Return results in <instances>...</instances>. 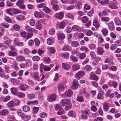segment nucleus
<instances>
[{
	"label": "nucleus",
	"mask_w": 121,
	"mask_h": 121,
	"mask_svg": "<svg viewBox=\"0 0 121 121\" xmlns=\"http://www.w3.org/2000/svg\"><path fill=\"white\" fill-rule=\"evenodd\" d=\"M61 102L62 105L65 107V108L66 110H69L71 109V105L70 104L71 101L69 99H63L61 100Z\"/></svg>",
	"instance_id": "f257e3e1"
},
{
	"label": "nucleus",
	"mask_w": 121,
	"mask_h": 121,
	"mask_svg": "<svg viewBox=\"0 0 121 121\" xmlns=\"http://www.w3.org/2000/svg\"><path fill=\"white\" fill-rule=\"evenodd\" d=\"M85 74L84 72L83 71H80L77 72L75 74L76 78L78 80L80 79L81 77L84 76Z\"/></svg>",
	"instance_id": "f03ea898"
},
{
	"label": "nucleus",
	"mask_w": 121,
	"mask_h": 121,
	"mask_svg": "<svg viewBox=\"0 0 121 121\" xmlns=\"http://www.w3.org/2000/svg\"><path fill=\"white\" fill-rule=\"evenodd\" d=\"M78 81L75 79L73 80V84L71 86V88L74 90L76 89L78 87Z\"/></svg>",
	"instance_id": "7ed1b4c3"
},
{
	"label": "nucleus",
	"mask_w": 121,
	"mask_h": 121,
	"mask_svg": "<svg viewBox=\"0 0 121 121\" xmlns=\"http://www.w3.org/2000/svg\"><path fill=\"white\" fill-rule=\"evenodd\" d=\"M72 94L73 92L72 90L71 89H69L62 95V97L65 98L67 96H70L72 95Z\"/></svg>",
	"instance_id": "20e7f679"
},
{
	"label": "nucleus",
	"mask_w": 121,
	"mask_h": 121,
	"mask_svg": "<svg viewBox=\"0 0 121 121\" xmlns=\"http://www.w3.org/2000/svg\"><path fill=\"white\" fill-rule=\"evenodd\" d=\"M56 99V95L54 94L50 95L48 98V100L50 102H52L55 101Z\"/></svg>",
	"instance_id": "39448f33"
},
{
	"label": "nucleus",
	"mask_w": 121,
	"mask_h": 121,
	"mask_svg": "<svg viewBox=\"0 0 121 121\" xmlns=\"http://www.w3.org/2000/svg\"><path fill=\"white\" fill-rule=\"evenodd\" d=\"M20 90L23 91H25L28 89V86L26 84H20Z\"/></svg>",
	"instance_id": "423d86ee"
},
{
	"label": "nucleus",
	"mask_w": 121,
	"mask_h": 121,
	"mask_svg": "<svg viewBox=\"0 0 121 121\" xmlns=\"http://www.w3.org/2000/svg\"><path fill=\"white\" fill-rule=\"evenodd\" d=\"M64 15V13L61 12L56 13L55 15V17L56 18L61 19L63 17Z\"/></svg>",
	"instance_id": "0eeeda50"
},
{
	"label": "nucleus",
	"mask_w": 121,
	"mask_h": 121,
	"mask_svg": "<svg viewBox=\"0 0 121 121\" xmlns=\"http://www.w3.org/2000/svg\"><path fill=\"white\" fill-rule=\"evenodd\" d=\"M62 67L63 69L67 70L70 69V65L66 63H63L62 64Z\"/></svg>",
	"instance_id": "6e6552de"
},
{
	"label": "nucleus",
	"mask_w": 121,
	"mask_h": 121,
	"mask_svg": "<svg viewBox=\"0 0 121 121\" xmlns=\"http://www.w3.org/2000/svg\"><path fill=\"white\" fill-rule=\"evenodd\" d=\"M103 107L104 110L106 112H107L108 111L109 108V104L106 102H104L103 104Z\"/></svg>",
	"instance_id": "1a4fd4ad"
},
{
	"label": "nucleus",
	"mask_w": 121,
	"mask_h": 121,
	"mask_svg": "<svg viewBox=\"0 0 121 121\" xmlns=\"http://www.w3.org/2000/svg\"><path fill=\"white\" fill-rule=\"evenodd\" d=\"M108 85L110 86H112L114 88H115L117 86V84L116 82L112 81H110L108 83Z\"/></svg>",
	"instance_id": "9d476101"
},
{
	"label": "nucleus",
	"mask_w": 121,
	"mask_h": 121,
	"mask_svg": "<svg viewBox=\"0 0 121 121\" xmlns=\"http://www.w3.org/2000/svg\"><path fill=\"white\" fill-rule=\"evenodd\" d=\"M108 27L110 30H113L114 28V26L113 22H109L108 25Z\"/></svg>",
	"instance_id": "9b49d317"
},
{
	"label": "nucleus",
	"mask_w": 121,
	"mask_h": 121,
	"mask_svg": "<svg viewBox=\"0 0 121 121\" xmlns=\"http://www.w3.org/2000/svg\"><path fill=\"white\" fill-rule=\"evenodd\" d=\"M35 27L36 29L41 30L42 28V25L41 22L39 21H37L35 24Z\"/></svg>",
	"instance_id": "f8f14e48"
},
{
	"label": "nucleus",
	"mask_w": 121,
	"mask_h": 121,
	"mask_svg": "<svg viewBox=\"0 0 121 121\" xmlns=\"http://www.w3.org/2000/svg\"><path fill=\"white\" fill-rule=\"evenodd\" d=\"M108 6L110 8L112 9H117L118 8V6L116 5L110 3L108 4Z\"/></svg>",
	"instance_id": "ddd939ff"
},
{
	"label": "nucleus",
	"mask_w": 121,
	"mask_h": 121,
	"mask_svg": "<svg viewBox=\"0 0 121 121\" xmlns=\"http://www.w3.org/2000/svg\"><path fill=\"white\" fill-rule=\"evenodd\" d=\"M10 91L12 94L14 95H16L18 92L17 89L15 87L11 88Z\"/></svg>",
	"instance_id": "4468645a"
},
{
	"label": "nucleus",
	"mask_w": 121,
	"mask_h": 121,
	"mask_svg": "<svg viewBox=\"0 0 121 121\" xmlns=\"http://www.w3.org/2000/svg\"><path fill=\"white\" fill-rule=\"evenodd\" d=\"M8 55L9 56H17L18 54L16 52L12 51H9L8 53Z\"/></svg>",
	"instance_id": "2eb2a0df"
},
{
	"label": "nucleus",
	"mask_w": 121,
	"mask_h": 121,
	"mask_svg": "<svg viewBox=\"0 0 121 121\" xmlns=\"http://www.w3.org/2000/svg\"><path fill=\"white\" fill-rule=\"evenodd\" d=\"M35 16L37 18H39L42 17L43 13L42 12L39 13V12L36 11L34 13Z\"/></svg>",
	"instance_id": "dca6fc26"
},
{
	"label": "nucleus",
	"mask_w": 121,
	"mask_h": 121,
	"mask_svg": "<svg viewBox=\"0 0 121 121\" xmlns=\"http://www.w3.org/2000/svg\"><path fill=\"white\" fill-rule=\"evenodd\" d=\"M80 68V67L79 64L77 63L74 64L72 66V69L74 71L79 69Z\"/></svg>",
	"instance_id": "f3484780"
},
{
	"label": "nucleus",
	"mask_w": 121,
	"mask_h": 121,
	"mask_svg": "<svg viewBox=\"0 0 121 121\" xmlns=\"http://www.w3.org/2000/svg\"><path fill=\"white\" fill-rule=\"evenodd\" d=\"M31 118V116L30 115H24L22 117V119L25 121H27L30 119Z\"/></svg>",
	"instance_id": "a211bd4d"
},
{
	"label": "nucleus",
	"mask_w": 121,
	"mask_h": 121,
	"mask_svg": "<svg viewBox=\"0 0 121 121\" xmlns=\"http://www.w3.org/2000/svg\"><path fill=\"white\" fill-rule=\"evenodd\" d=\"M71 49V48L68 45L64 46L62 48V50L64 51H70Z\"/></svg>",
	"instance_id": "6ab92c4d"
},
{
	"label": "nucleus",
	"mask_w": 121,
	"mask_h": 121,
	"mask_svg": "<svg viewBox=\"0 0 121 121\" xmlns=\"http://www.w3.org/2000/svg\"><path fill=\"white\" fill-rule=\"evenodd\" d=\"M68 115L69 117H75L76 116L75 112L72 111H69L68 113Z\"/></svg>",
	"instance_id": "aec40b11"
},
{
	"label": "nucleus",
	"mask_w": 121,
	"mask_h": 121,
	"mask_svg": "<svg viewBox=\"0 0 121 121\" xmlns=\"http://www.w3.org/2000/svg\"><path fill=\"white\" fill-rule=\"evenodd\" d=\"M53 38L52 37L48 38L47 40V43L49 45L52 44L54 42Z\"/></svg>",
	"instance_id": "412c9836"
},
{
	"label": "nucleus",
	"mask_w": 121,
	"mask_h": 121,
	"mask_svg": "<svg viewBox=\"0 0 121 121\" xmlns=\"http://www.w3.org/2000/svg\"><path fill=\"white\" fill-rule=\"evenodd\" d=\"M97 50V52L99 54L101 55L103 53V49L101 47H98Z\"/></svg>",
	"instance_id": "4be33fe9"
},
{
	"label": "nucleus",
	"mask_w": 121,
	"mask_h": 121,
	"mask_svg": "<svg viewBox=\"0 0 121 121\" xmlns=\"http://www.w3.org/2000/svg\"><path fill=\"white\" fill-rule=\"evenodd\" d=\"M93 25L96 28H98L99 27L100 25L99 23L96 20H94Z\"/></svg>",
	"instance_id": "5701e85b"
},
{
	"label": "nucleus",
	"mask_w": 121,
	"mask_h": 121,
	"mask_svg": "<svg viewBox=\"0 0 121 121\" xmlns=\"http://www.w3.org/2000/svg\"><path fill=\"white\" fill-rule=\"evenodd\" d=\"M16 58L17 60L19 61H23L25 60V58L24 57L21 56H17Z\"/></svg>",
	"instance_id": "b1692460"
},
{
	"label": "nucleus",
	"mask_w": 121,
	"mask_h": 121,
	"mask_svg": "<svg viewBox=\"0 0 121 121\" xmlns=\"http://www.w3.org/2000/svg\"><path fill=\"white\" fill-rule=\"evenodd\" d=\"M8 107L10 108H12L15 106V103L12 101L9 102L7 104Z\"/></svg>",
	"instance_id": "393cba45"
},
{
	"label": "nucleus",
	"mask_w": 121,
	"mask_h": 121,
	"mask_svg": "<svg viewBox=\"0 0 121 121\" xmlns=\"http://www.w3.org/2000/svg\"><path fill=\"white\" fill-rule=\"evenodd\" d=\"M58 37L59 40H60L62 39H64L65 37L64 35L61 33H60L58 35Z\"/></svg>",
	"instance_id": "a878e982"
},
{
	"label": "nucleus",
	"mask_w": 121,
	"mask_h": 121,
	"mask_svg": "<svg viewBox=\"0 0 121 121\" xmlns=\"http://www.w3.org/2000/svg\"><path fill=\"white\" fill-rule=\"evenodd\" d=\"M23 110L25 112H27L30 110V108L28 106L25 105L22 107Z\"/></svg>",
	"instance_id": "bb28decb"
},
{
	"label": "nucleus",
	"mask_w": 121,
	"mask_h": 121,
	"mask_svg": "<svg viewBox=\"0 0 121 121\" xmlns=\"http://www.w3.org/2000/svg\"><path fill=\"white\" fill-rule=\"evenodd\" d=\"M114 21L115 22L117 25L119 26L121 24V22L120 19L119 18L117 17H116L114 18Z\"/></svg>",
	"instance_id": "cd10ccee"
},
{
	"label": "nucleus",
	"mask_w": 121,
	"mask_h": 121,
	"mask_svg": "<svg viewBox=\"0 0 121 121\" xmlns=\"http://www.w3.org/2000/svg\"><path fill=\"white\" fill-rule=\"evenodd\" d=\"M16 18L17 19L20 20H24L25 19V17L22 15H19L16 16Z\"/></svg>",
	"instance_id": "c85d7f7f"
},
{
	"label": "nucleus",
	"mask_w": 121,
	"mask_h": 121,
	"mask_svg": "<svg viewBox=\"0 0 121 121\" xmlns=\"http://www.w3.org/2000/svg\"><path fill=\"white\" fill-rule=\"evenodd\" d=\"M12 12L14 14H16L19 13L21 12V10L17 9H14V8H12Z\"/></svg>",
	"instance_id": "c756f323"
},
{
	"label": "nucleus",
	"mask_w": 121,
	"mask_h": 121,
	"mask_svg": "<svg viewBox=\"0 0 121 121\" xmlns=\"http://www.w3.org/2000/svg\"><path fill=\"white\" fill-rule=\"evenodd\" d=\"M9 112L8 110L5 109L2 110L0 112V114L2 115H4L5 114L8 113Z\"/></svg>",
	"instance_id": "7c9ffc66"
},
{
	"label": "nucleus",
	"mask_w": 121,
	"mask_h": 121,
	"mask_svg": "<svg viewBox=\"0 0 121 121\" xmlns=\"http://www.w3.org/2000/svg\"><path fill=\"white\" fill-rule=\"evenodd\" d=\"M24 3L23 0H19L17 2L16 4L19 7H21V5Z\"/></svg>",
	"instance_id": "2f4dec72"
},
{
	"label": "nucleus",
	"mask_w": 121,
	"mask_h": 121,
	"mask_svg": "<svg viewBox=\"0 0 121 121\" xmlns=\"http://www.w3.org/2000/svg\"><path fill=\"white\" fill-rule=\"evenodd\" d=\"M89 78L91 79H93L96 81H97L98 79V77L95 75H92Z\"/></svg>",
	"instance_id": "473e14b6"
},
{
	"label": "nucleus",
	"mask_w": 121,
	"mask_h": 121,
	"mask_svg": "<svg viewBox=\"0 0 121 121\" xmlns=\"http://www.w3.org/2000/svg\"><path fill=\"white\" fill-rule=\"evenodd\" d=\"M79 45L78 43L76 41H73L71 42V46L73 47H76Z\"/></svg>",
	"instance_id": "72a5a7b5"
},
{
	"label": "nucleus",
	"mask_w": 121,
	"mask_h": 121,
	"mask_svg": "<svg viewBox=\"0 0 121 121\" xmlns=\"http://www.w3.org/2000/svg\"><path fill=\"white\" fill-rule=\"evenodd\" d=\"M61 56L65 59H67L69 57V54L68 53L66 52L61 54Z\"/></svg>",
	"instance_id": "f704fd0d"
},
{
	"label": "nucleus",
	"mask_w": 121,
	"mask_h": 121,
	"mask_svg": "<svg viewBox=\"0 0 121 121\" xmlns=\"http://www.w3.org/2000/svg\"><path fill=\"white\" fill-rule=\"evenodd\" d=\"M16 95L17 96L22 98L24 97L25 96L24 94L21 92H18Z\"/></svg>",
	"instance_id": "c9c22d12"
},
{
	"label": "nucleus",
	"mask_w": 121,
	"mask_h": 121,
	"mask_svg": "<svg viewBox=\"0 0 121 121\" xmlns=\"http://www.w3.org/2000/svg\"><path fill=\"white\" fill-rule=\"evenodd\" d=\"M84 69L86 71H91L92 68L90 65H88L85 66Z\"/></svg>",
	"instance_id": "e433bc0d"
},
{
	"label": "nucleus",
	"mask_w": 121,
	"mask_h": 121,
	"mask_svg": "<svg viewBox=\"0 0 121 121\" xmlns=\"http://www.w3.org/2000/svg\"><path fill=\"white\" fill-rule=\"evenodd\" d=\"M88 18L86 16L82 17V22L83 23H86L88 21Z\"/></svg>",
	"instance_id": "4c0bfd02"
},
{
	"label": "nucleus",
	"mask_w": 121,
	"mask_h": 121,
	"mask_svg": "<svg viewBox=\"0 0 121 121\" xmlns=\"http://www.w3.org/2000/svg\"><path fill=\"white\" fill-rule=\"evenodd\" d=\"M80 49L82 51H84L85 52H87L88 50V48L85 46L81 47L80 48Z\"/></svg>",
	"instance_id": "58836bf2"
},
{
	"label": "nucleus",
	"mask_w": 121,
	"mask_h": 121,
	"mask_svg": "<svg viewBox=\"0 0 121 121\" xmlns=\"http://www.w3.org/2000/svg\"><path fill=\"white\" fill-rule=\"evenodd\" d=\"M57 87L58 89L59 90L63 89H64V87L63 85L61 83H58Z\"/></svg>",
	"instance_id": "ea45409f"
},
{
	"label": "nucleus",
	"mask_w": 121,
	"mask_h": 121,
	"mask_svg": "<svg viewBox=\"0 0 121 121\" xmlns=\"http://www.w3.org/2000/svg\"><path fill=\"white\" fill-rule=\"evenodd\" d=\"M33 35V33H29L27 35H25L24 37L26 39H28L31 38Z\"/></svg>",
	"instance_id": "a19ab883"
},
{
	"label": "nucleus",
	"mask_w": 121,
	"mask_h": 121,
	"mask_svg": "<svg viewBox=\"0 0 121 121\" xmlns=\"http://www.w3.org/2000/svg\"><path fill=\"white\" fill-rule=\"evenodd\" d=\"M19 42L18 39L17 38H15L14 40V44L15 46H17L18 45V43Z\"/></svg>",
	"instance_id": "79ce46f5"
},
{
	"label": "nucleus",
	"mask_w": 121,
	"mask_h": 121,
	"mask_svg": "<svg viewBox=\"0 0 121 121\" xmlns=\"http://www.w3.org/2000/svg\"><path fill=\"white\" fill-rule=\"evenodd\" d=\"M79 58L81 59H83L86 57V55L84 52L80 53L79 55Z\"/></svg>",
	"instance_id": "37998d69"
},
{
	"label": "nucleus",
	"mask_w": 121,
	"mask_h": 121,
	"mask_svg": "<svg viewBox=\"0 0 121 121\" xmlns=\"http://www.w3.org/2000/svg\"><path fill=\"white\" fill-rule=\"evenodd\" d=\"M65 23L64 22H61L59 24V28L61 29H63L65 27Z\"/></svg>",
	"instance_id": "c03bdc74"
},
{
	"label": "nucleus",
	"mask_w": 121,
	"mask_h": 121,
	"mask_svg": "<svg viewBox=\"0 0 121 121\" xmlns=\"http://www.w3.org/2000/svg\"><path fill=\"white\" fill-rule=\"evenodd\" d=\"M110 18L107 17H103L101 19V20L104 22H108L110 20Z\"/></svg>",
	"instance_id": "a18cd8bd"
},
{
	"label": "nucleus",
	"mask_w": 121,
	"mask_h": 121,
	"mask_svg": "<svg viewBox=\"0 0 121 121\" xmlns=\"http://www.w3.org/2000/svg\"><path fill=\"white\" fill-rule=\"evenodd\" d=\"M39 116L40 117L42 118H44L45 117H47V114L45 112H42L41 113L39 114Z\"/></svg>",
	"instance_id": "49530a36"
},
{
	"label": "nucleus",
	"mask_w": 121,
	"mask_h": 121,
	"mask_svg": "<svg viewBox=\"0 0 121 121\" xmlns=\"http://www.w3.org/2000/svg\"><path fill=\"white\" fill-rule=\"evenodd\" d=\"M77 99L80 102H82L83 100L82 97L80 95H78V96Z\"/></svg>",
	"instance_id": "de8ad7c7"
},
{
	"label": "nucleus",
	"mask_w": 121,
	"mask_h": 121,
	"mask_svg": "<svg viewBox=\"0 0 121 121\" xmlns=\"http://www.w3.org/2000/svg\"><path fill=\"white\" fill-rule=\"evenodd\" d=\"M43 10L44 11L47 13H49L51 11L50 9L48 8L47 7L45 6L43 8Z\"/></svg>",
	"instance_id": "09e8293b"
},
{
	"label": "nucleus",
	"mask_w": 121,
	"mask_h": 121,
	"mask_svg": "<svg viewBox=\"0 0 121 121\" xmlns=\"http://www.w3.org/2000/svg\"><path fill=\"white\" fill-rule=\"evenodd\" d=\"M109 69L110 70H112L113 71H116L117 70V68L116 66H111L109 68Z\"/></svg>",
	"instance_id": "8fccbe9b"
},
{
	"label": "nucleus",
	"mask_w": 121,
	"mask_h": 121,
	"mask_svg": "<svg viewBox=\"0 0 121 121\" xmlns=\"http://www.w3.org/2000/svg\"><path fill=\"white\" fill-rule=\"evenodd\" d=\"M13 29L16 30H18L20 29V28L19 26L16 24H15L13 26Z\"/></svg>",
	"instance_id": "3c124183"
},
{
	"label": "nucleus",
	"mask_w": 121,
	"mask_h": 121,
	"mask_svg": "<svg viewBox=\"0 0 121 121\" xmlns=\"http://www.w3.org/2000/svg\"><path fill=\"white\" fill-rule=\"evenodd\" d=\"M94 9H92L90 11H89L87 13V15L88 16L90 17L92 16L94 12Z\"/></svg>",
	"instance_id": "603ef678"
},
{
	"label": "nucleus",
	"mask_w": 121,
	"mask_h": 121,
	"mask_svg": "<svg viewBox=\"0 0 121 121\" xmlns=\"http://www.w3.org/2000/svg\"><path fill=\"white\" fill-rule=\"evenodd\" d=\"M66 16L69 18H70L72 20H73L74 19V17L71 14L69 13L66 15Z\"/></svg>",
	"instance_id": "864d4df0"
},
{
	"label": "nucleus",
	"mask_w": 121,
	"mask_h": 121,
	"mask_svg": "<svg viewBox=\"0 0 121 121\" xmlns=\"http://www.w3.org/2000/svg\"><path fill=\"white\" fill-rule=\"evenodd\" d=\"M102 32L103 35L105 36H106L108 33V30L105 29L102 30Z\"/></svg>",
	"instance_id": "5fc2aeb1"
},
{
	"label": "nucleus",
	"mask_w": 121,
	"mask_h": 121,
	"mask_svg": "<svg viewBox=\"0 0 121 121\" xmlns=\"http://www.w3.org/2000/svg\"><path fill=\"white\" fill-rule=\"evenodd\" d=\"M35 45L37 46H39L40 43V42L39 40L37 38H36L35 39Z\"/></svg>",
	"instance_id": "6e6d98bb"
},
{
	"label": "nucleus",
	"mask_w": 121,
	"mask_h": 121,
	"mask_svg": "<svg viewBox=\"0 0 121 121\" xmlns=\"http://www.w3.org/2000/svg\"><path fill=\"white\" fill-rule=\"evenodd\" d=\"M64 113V111L62 108L61 109L58 110L57 112V113L58 115H61L63 114Z\"/></svg>",
	"instance_id": "4d7b16f0"
},
{
	"label": "nucleus",
	"mask_w": 121,
	"mask_h": 121,
	"mask_svg": "<svg viewBox=\"0 0 121 121\" xmlns=\"http://www.w3.org/2000/svg\"><path fill=\"white\" fill-rule=\"evenodd\" d=\"M55 30L53 28H52L49 31V34L51 35H54L55 34Z\"/></svg>",
	"instance_id": "13d9d810"
},
{
	"label": "nucleus",
	"mask_w": 121,
	"mask_h": 121,
	"mask_svg": "<svg viewBox=\"0 0 121 121\" xmlns=\"http://www.w3.org/2000/svg\"><path fill=\"white\" fill-rule=\"evenodd\" d=\"M117 47V45L115 44L112 45L110 47V49L111 50H115Z\"/></svg>",
	"instance_id": "bf43d9fd"
},
{
	"label": "nucleus",
	"mask_w": 121,
	"mask_h": 121,
	"mask_svg": "<svg viewBox=\"0 0 121 121\" xmlns=\"http://www.w3.org/2000/svg\"><path fill=\"white\" fill-rule=\"evenodd\" d=\"M35 22V20L33 19H31L30 20V24L32 26H33L34 25Z\"/></svg>",
	"instance_id": "052dcab7"
},
{
	"label": "nucleus",
	"mask_w": 121,
	"mask_h": 121,
	"mask_svg": "<svg viewBox=\"0 0 121 121\" xmlns=\"http://www.w3.org/2000/svg\"><path fill=\"white\" fill-rule=\"evenodd\" d=\"M89 48L91 50H94L95 48V45L94 44H91L89 45Z\"/></svg>",
	"instance_id": "680f3d73"
},
{
	"label": "nucleus",
	"mask_w": 121,
	"mask_h": 121,
	"mask_svg": "<svg viewBox=\"0 0 121 121\" xmlns=\"http://www.w3.org/2000/svg\"><path fill=\"white\" fill-rule=\"evenodd\" d=\"M39 108L38 107H34L33 108V112L34 113H36L38 112Z\"/></svg>",
	"instance_id": "e2e57ef3"
},
{
	"label": "nucleus",
	"mask_w": 121,
	"mask_h": 121,
	"mask_svg": "<svg viewBox=\"0 0 121 121\" xmlns=\"http://www.w3.org/2000/svg\"><path fill=\"white\" fill-rule=\"evenodd\" d=\"M4 19L6 21L8 22L11 23L12 22L11 19L8 17H5Z\"/></svg>",
	"instance_id": "0e129e2a"
},
{
	"label": "nucleus",
	"mask_w": 121,
	"mask_h": 121,
	"mask_svg": "<svg viewBox=\"0 0 121 121\" xmlns=\"http://www.w3.org/2000/svg\"><path fill=\"white\" fill-rule=\"evenodd\" d=\"M70 58L74 62H77L78 61V60L76 57L74 56H72L70 57Z\"/></svg>",
	"instance_id": "69168bd1"
},
{
	"label": "nucleus",
	"mask_w": 121,
	"mask_h": 121,
	"mask_svg": "<svg viewBox=\"0 0 121 121\" xmlns=\"http://www.w3.org/2000/svg\"><path fill=\"white\" fill-rule=\"evenodd\" d=\"M17 112L18 115L21 116V117L24 115L22 113V111L20 109H18L17 110Z\"/></svg>",
	"instance_id": "338daca9"
},
{
	"label": "nucleus",
	"mask_w": 121,
	"mask_h": 121,
	"mask_svg": "<svg viewBox=\"0 0 121 121\" xmlns=\"http://www.w3.org/2000/svg\"><path fill=\"white\" fill-rule=\"evenodd\" d=\"M32 59L34 61H38L40 59V58L38 56H34L32 57Z\"/></svg>",
	"instance_id": "774afa93"
}]
</instances>
